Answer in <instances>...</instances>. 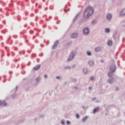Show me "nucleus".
<instances>
[{"instance_id":"4c0bfd02","label":"nucleus","mask_w":125,"mask_h":125,"mask_svg":"<svg viewBox=\"0 0 125 125\" xmlns=\"http://www.w3.org/2000/svg\"><path fill=\"white\" fill-rule=\"evenodd\" d=\"M122 23H125V21H122Z\"/></svg>"},{"instance_id":"2eb2a0df","label":"nucleus","mask_w":125,"mask_h":125,"mask_svg":"<svg viewBox=\"0 0 125 125\" xmlns=\"http://www.w3.org/2000/svg\"><path fill=\"white\" fill-rule=\"evenodd\" d=\"M101 50V48L100 47H97L95 48V52H99Z\"/></svg>"},{"instance_id":"f704fd0d","label":"nucleus","mask_w":125,"mask_h":125,"mask_svg":"<svg viewBox=\"0 0 125 125\" xmlns=\"http://www.w3.org/2000/svg\"><path fill=\"white\" fill-rule=\"evenodd\" d=\"M92 101H94L96 100V98H92Z\"/></svg>"},{"instance_id":"ea45409f","label":"nucleus","mask_w":125,"mask_h":125,"mask_svg":"<svg viewBox=\"0 0 125 125\" xmlns=\"http://www.w3.org/2000/svg\"><path fill=\"white\" fill-rule=\"evenodd\" d=\"M74 82H77V79H74Z\"/></svg>"},{"instance_id":"0eeeda50","label":"nucleus","mask_w":125,"mask_h":125,"mask_svg":"<svg viewBox=\"0 0 125 125\" xmlns=\"http://www.w3.org/2000/svg\"><path fill=\"white\" fill-rule=\"evenodd\" d=\"M113 38H114V40H116V39L119 40V39L120 38V34L116 32L114 34H113Z\"/></svg>"},{"instance_id":"39448f33","label":"nucleus","mask_w":125,"mask_h":125,"mask_svg":"<svg viewBox=\"0 0 125 125\" xmlns=\"http://www.w3.org/2000/svg\"><path fill=\"white\" fill-rule=\"evenodd\" d=\"M107 82L108 83H109V84H113V83H114V82H115V78L114 77L109 78Z\"/></svg>"},{"instance_id":"a19ab883","label":"nucleus","mask_w":125,"mask_h":125,"mask_svg":"<svg viewBox=\"0 0 125 125\" xmlns=\"http://www.w3.org/2000/svg\"><path fill=\"white\" fill-rule=\"evenodd\" d=\"M89 89H91V87H89Z\"/></svg>"},{"instance_id":"f257e3e1","label":"nucleus","mask_w":125,"mask_h":125,"mask_svg":"<svg viewBox=\"0 0 125 125\" xmlns=\"http://www.w3.org/2000/svg\"><path fill=\"white\" fill-rule=\"evenodd\" d=\"M93 12H94L93 8L91 6H89L86 8L84 12L83 16L85 18H89L93 14Z\"/></svg>"},{"instance_id":"c756f323","label":"nucleus","mask_w":125,"mask_h":125,"mask_svg":"<svg viewBox=\"0 0 125 125\" xmlns=\"http://www.w3.org/2000/svg\"><path fill=\"white\" fill-rule=\"evenodd\" d=\"M89 79L91 81H93V80H94V76H91L90 77H89Z\"/></svg>"},{"instance_id":"f03ea898","label":"nucleus","mask_w":125,"mask_h":125,"mask_svg":"<svg viewBox=\"0 0 125 125\" xmlns=\"http://www.w3.org/2000/svg\"><path fill=\"white\" fill-rule=\"evenodd\" d=\"M76 56V52L75 51L71 52L67 59V62H71Z\"/></svg>"},{"instance_id":"6e6552de","label":"nucleus","mask_w":125,"mask_h":125,"mask_svg":"<svg viewBox=\"0 0 125 125\" xmlns=\"http://www.w3.org/2000/svg\"><path fill=\"white\" fill-rule=\"evenodd\" d=\"M17 89H18V86H16V88L12 91H14V94L12 95V98H13V99H14V98H15V97L16 96V92Z\"/></svg>"},{"instance_id":"6ab92c4d","label":"nucleus","mask_w":125,"mask_h":125,"mask_svg":"<svg viewBox=\"0 0 125 125\" xmlns=\"http://www.w3.org/2000/svg\"><path fill=\"white\" fill-rule=\"evenodd\" d=\"M88 64L89 66H93L94 65V61H90L88 62Z\"/></svg>"},{"instance_id":"7c9ffc66","label":"nucleus","mask_w":125,"mask_h":125,"mask_svg":"<svg viewBox=\"0 0 125 125\" xmlns=\"http://www.w3.org/2000/svg\"><path fill=\"white\" fill-rule=\"evenodd\" d=\"M76 117L77 119H80V115L79 114L77 113L76 115Z\"/></svg>"},{"instance_id":"a211bd4d","label":"nucleus","mask_w":125,"mask_h":125,"mask_svg":"<svg viewBox=\"0 0 125 125\" xmlns=\"http://www.w3.org/2000/svg\"><path fill=\"white\" fill-rule=\"evenodd\" d=\"M112 44H113V41H112V40H108L107 45H108V46H111Z\"/></svg>"},{"instance_id":"aec40b11","label":"nucleus","mask_w":125,"mask_h":125,"mask_svg":"<svg viewBox=\"0 0 125 125\" xmlns=\"http://www.w3.org/2000/svg\"><path fill=\"white\" fill-rule=\"evenodd\" d=\"M104 33H106L107 34H109L110 33V29L108 28H105L104 29Z\"/></svg>"},{"instance_id":"9d476101","label":"nucleus","mask_w":125,"mask_h":125,"mask_svg":"<svg viewBox=\"0 0 125 125\" xmlns=\"http://www.w3.org/2000/svg\"><path fill=\"white\" fill-rule=\"evenodd\" d=\"M59 43V41H57L52 46V49H55L56 47L58 46V43Z\"/></svg>"},{"instance_id":"4468645a","label":"nucleus","mask_w":125,"mask_h":125,"mask_svg":"<svg viewBox=\"0 0 125 125\" xmlns=\"http://www.w3.org/2000/svg\"><path fill=\"white\" fill-rule=\"evenodd\" d=\"M99 109H100V107L98 106L94 109L93 110V114H95V113L98 112V110H99Z\"/></svg>"},{"instance_id":"e433bc0d","label":"nucleus","mask_w":125,"mask_h":125,"mask_svg":"<svg viewBox=\"0 0 125 125\" xmlns=\"http://www.w3.org/2000/svg\"><path fill=\"white\" fill-rule=\"evenodd\" d=\"M1 104H2L1 101H0V105H1Z\"/></svg>"},{"instance_id":"72a5a7b5","label":"nucleus","mask_w":125,"mask_h":125,"mask_svg":"<svg viewBox=\"0 0 125 125\" xmlns=\"http://www.w3.org/2000/svg\"><path fill=\"white\" fill-rule=\"evenodd\" d=\"M119 89H120L119 88V87H116V89H115V90H116V91H118Z\"/></svg>"},{"instance_id":"9b49d317","label":"nucleus","mask_w":125,"mask_h":125,"mask_svg":"<svg viewBox=\"0 0 125 125\" xmlns=\"http://www.w3.org/2000/svg\"><path fill=\"white\" fill-rule=\"evenodd\" d=\"M70 37L72 39H76L78 37V33H73Z\"/></svg>"},{"instance_id":"473e14b6","label":"nucleus","mask_w":125,"mask_h":125,"mask_svg":"<svg viewBox=\"0 0 125 125\" xmlns=\"http://www.w3.org/2000/svg\"><path fill=\"white\" fill-rule=\"evenodd\" d=\"M44 79H47V78H48L47 74H45L44 75Z\"/></svg>"},{"instance_id":"ddd939ff","label":"nucleus","mask_w":125,"mask_h":125,"mask_svg":"<svg viewBox=\"0 0 125 125\" xmlns=\"http://www.w3.org/2000/svg\"><path fill=\"white\" fill-rule=\"evenodd\" d=\"M106 19L108 20V21H110L111 19H112V15L110 14H108L106 16Z\"/></svg>"},{"instance_id":"c03bdc74","label":"nucleus","mask_w":125,"mask_h":125,"mask_svg":"<svg viewBox=\"0 0 125 125\" xmlns=\"http://www.w3.org/2000/svg\"><path fill=\"white\" fill-rule=\"evenodd\" d=\"M33 39H35V36H34Z\"/></svg>"},{"instance_id":"79ce46f5","label":"nucleus","mask_w":125,"mask_h":125,"mask_svg":"<svg viewBox=\"0 0 125 125\" xmlns=\"http://www.w3.org/2000/svg\"><path fill=\"white\" fill-rule=\"evenodd\" d=\"M101 62H104V61H101Z\"/></svg>"},{"instance_id":"393cba45","label":"nucleus","mask_w":125,"mask_h":125,"mask_svg":"<svg viewBox=\"0 0 125 125\" xmlns=\"http://www.w3.org/2000/svg\"><path fill=\"white\" fill-rule=\"evenodd\" d=\"M40 80H41V77H38L36 79V83H39L40 82Z\"/></svg>"},{"instance_id":"c85d7f7f","label":"nucleus","mask_w":125,"mask_h":125,"mask_svg":"<svg viewBox=\"0 0 125 125\" xmlns=\"http://www.w3.org/2000/svg\"><path fill=\"white\" fill-rule=\"evenodd\" d=\"M72 68H73V69H74V68H77V64H73L72 66Z\"/></svg>"},{"instance_id":"2f4dec72","label":"nucleus","mask_w":125,"mask_h":125,"mask_svg":"<svg viewBox=\"0 0 125 125\" xmlns=\"http://www.w3.org/2000/svg\"><path fill=\"white\" fill-rule=\"evenodd\" d=\"M67 125H71V122L69 121H66Z\"/></svg>"},{"instance_id":"7ed1b4c3","label":"nucleus","mask_w":125,"mask_h":125,"mask_svg":"<svg viewBox=\"0 0 125 125\" xmlns=\"http://www.w3.org/2000/svg\"><path fill=\"white\" fill-rule=\"evenodd\" d=\"M117 69V67H116V64H115V62H112V65L110 66V71L111 72H115L116 70Z\"/></svg>"},{"instance_id":"b1692460","label":"nucleus","mask_w":125,"mask_h":125,"mask_svg":"<svg viewBox=\"0 0 125 125\" xmlns=\"http://www.w3.org/2000/svg\"><path fill=\"white\" fill-rule=\"evenodd\" d=\"M72 89L74 90H79V86H74L72 87Z\"/></svg>"},{"instance_id":"20e7f679","label":"nucleus","mask_w":125,"mask_h":125,"mask_svg":"<svg viewBox=\"0 0 125 125\" xmlns=\"http://www.w3.org/2000/svg\"><path fill=\"white\" fill-rule=\"evenodd\" d=\"M89 29L87 27H85L83 29V33L85 36H88L89 34Z\"/></svg>"},{"instance_id":"412c9836","label":"nucleus","mask_w":125,"mask_h":125,"mask_svg":"<svg viewBox=\"0 0 125 125\" xmlns=\"http://www.w3.org/2000/svg\"><path fill=\"white\" fill-rule=\"evenodd\" d=\"M86 55H87V56H91L92 55V53H91V52L89 51H87L86 52Z\"/></svg>"},{"instance_id":"dca6fc26","label":"nucleus","mask_w":125,"mask_h":125,"mask_svg":"<svg viewBox=\"0 0 125 125\" xmlns=\"http://www.w3.org/2000/svg\"><path fill=\"white\" fill-rule=\"evenodd\" d=\"M83 72L84 75H86V74H87V68H83Z\"/></svg>"},{"instance_id":"a878e982","label":"nucleus","mask_w":125,"mask_h":125,"mask_svg":"<svg viewBox=\"0 0 125 125\" xmlns=\"http://www.w3.org/2000/svg\"><path fill=\"white\" fill-rule=\"evenodd\" d=\"M64 68L65 69V70H67V69H68V70H71V67L70 66H64Z\"/></svg>"},{"instance_id":"c9c22d12","label":"nucleus","mask_w":125,"mask_h":125,"mask_svg":"<svg viewBox=\"0 0 125 125\" xmlns=\"http://www.w3.org/2000/svg\"><path fill=\"white\" fill-rule=\"evenodd\" d=\"M82 108L83 109V110L85 109V107H84L83 105L82 106Z\"/></svg>"},{"instance_id":"5701e85b","label":"nucleus","mask_w":125,"mask_h":125,"mask_svg":"<svg viewBox=\"0 0 125 125\" xmlns=\"http://www.w3.org/2000/svg\"><path fill=\"white\" fill-rule=\"evenodd\" d=\"M1 105H2L3 106H4L5 107V106H7V103H6L5 102V101H3L2 102Z\"/></svg>"},{"instance_id":"f3484780","label":"nucleus","mask_w":125,"mask_h":125,"mask_svg":"<svg viewBox=\"0 0 125 125\" xmlns=\"http://www.w3.org/2000/svg\"><path fill=\"white\" fill-rule=\"evenodd\" d=\"M56 80H58V81H62V76H56Z\"/></svg>"},{"instance_id":"bb28decb","label":"nucleus","mask_w":125,"mask_h":125,"mask_svg":"<svg viewBox=\"0 0 125 125\" xmlns=\"http://www.w3.org/2000/svg\"><path fill=\"white\" fill-rule=\"evenodd\" d=\"M61 124L63 125H65V120L64 119H62L61 121Z\"/></svg>"},{"instance_id":"58836bf2","label":"nucleus","mask_w":125,"mask_h":125,"mask_svg":"<svg viewBox=\"0 0 125 125\" xmlns=\"http://www.w3.org/2000/svg\"><path fill=\"white\" fill-rule=\"evenodd\" d=\"M78 15H79V14H78L76 15V16L75 17V19H76V18H77V17Z\"/></svg>"},{"instance_id":"4be33fe9","label":"nucleus","mask_w":125,"mask_h":125,"mask_svg":"<svg viewBox=\"0 0 125 125\" xmlns=\"http://www.w3.org/2000/svg\"><path fill=\"white\" fill-rule=\"evenodd\" d=\"M89 118V117L87 116L84 117L82 119L83 122H85V121H86V120H87Z\"/></svg>"},{"instance_id":"423d86ee","label":"nucleus","mask_w":125,"mask_h":125,"mask_svg":"<svg viewBox=\"0 0 125 125\" xmlns=\"http://www.w3.org/2000/svg\"><path fill=\"white\" fill-rule=\"evenodd\" d=\"M119 15L120 16H121V17L125 16V8H124L120 11Z\"/></svg>"},{"instance_id":"cd10ccee","label":"nucleus","mask_w":125,"mask_h":125,"mask_svg":"<svg viewBox=\"0 0 125 125\" xmlns=\"http://www.w3.org/2000/svg\"><path fill=\"white\" fill-rule=\"evenodd\" d=\"M96 23H97V21H96V20H93L92 21V24L93 25H94L95 24H96Z\"/></svg>"},{"instance_id":"1a4fd4ad","label":"nucleus","mask_w":125,"mask_h":125,"mask_svg":"<svg viewBox=\"0 0 125 125\" xmlns=\"http://www.w3.org/2000/svg\"><path fill=\"white\" fill-rule=\"evenodd\" d=\"M114 73H115V72L111 71L110 70V71L108 72L107 74L108 78H113L112 77L114 75Z\"/></svg>"},{"instance_id":"f8f14e48","label":"nucleus","mask_w":125,"mask_h":125,"mask_svg":"<svg viewBox=\"0 0 125 125\" xmlns=\"http://www.w3.org/2000/svg\"><path fill=\"white\" fill-rule=\"evenodd\" d=\"M41 68V64H38L35 67H33V70H35V71H38V70H40Z\"/></svg>"},{"instance_id":"37998d69","label":"nucleus","mask_w":125,"mask_h":125,"mask_svg":"<svg viewBox=\"0 0 125 125\" xmlns=\"http://www.w3.org/2000/svg\"><path fill=\"white\" fill-rule=\"evenodd\" d=\"M46 9H47V8H46L45 9V10H46Z\"/></svg>"}]
</instances>
